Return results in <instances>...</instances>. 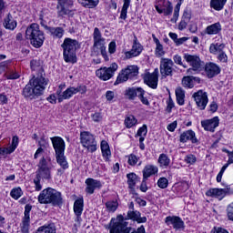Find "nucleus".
<instances>
[{
    "label": "nucleus",
    "mask_w": 233,
    "mask_h": 233,
    "mask_svg": "<svg viewBox=\"0 0 233 233\" xmlns=\"http://www.w3.org/2000/svg\"><path fill=\"white\" fill-rule=\"evenodd\" d=\"M157 167L154 165H147L144 167L143 170V177L144 179H147V177H150V176H154L157 174Z\"/></svg>",
    "instance_id": "34"
},
{
    "label": "nucleus",
    "mask_w": 233,
    "mask_h": 233,
    "mask_svg": "<svg viewBox=\"0 0 233 233\" xmlns=\"http://www.w3.org/2000/svg\"><path fill=\"white\" fill-rule=\"evenodd\" d=\"M201 127L208 132H216V128L219 127V117L214 116L211 119H206L201 121Z\"/></svg>",
    "instance_id": "20"
},
{
    "label": "nucleus",
    "mask_w": 233,
    "mask_h": 233,
    "mask_svg": "<svg viewBox=\"0 0 233 233\" xmlns=\"http://www.w3.org/2000/svg\"><path fill=\"white\" fill-rule=\"evenodd\" d=\"M193 97L199 110H205V108H207V105L208 104V96L207 95V92L198 90L193 94Z\"/></svg>",
    "instance_id": "14"
},
{
    "label": "nucleus",
    "mask_w": 233,
    "mask_h": 233,
    "mask_svg": "<svg viewBox=\"0 0 233 233\" xmlns=\"http://www.w3.org/2000/svg\"><path fill=\"white\" fill-rule=\"evenodd\" d=\"M143 52V46L137 41V36L134 37V44L132 49L126 53V57L130 59L132 57H137Z\"/></svg>",
    "instance_id": "22"
},
{
    "label": "nucleus",
    "mask_w": 233,
    "mask_h": 233,
    "mask_svg": "<svg viewBox=\"0 0 233 233\" xmlns=\"http://www.w3.org/2000/svg\"><path fill=\"white\" fill-rule=\"evenodd\" d=\"M194 80L198 81L199 78L194 76H184L182 78V85L185 88H194Z\"/></svg>",
    "instance_id": "38"
},
{
    "label": "nucleus",
    "mask_w": 233,
    "mask_h": 233,
    "mask_svg": "<svg viewBox=\"0 0 233 233\" xmlns=\"http://www.w3.org/2000/svg\"><path fill=\"white\" fill-rule=\"evenodd\" d=\"M173 61L176 65H179V66H183V58L179 55H175L173 56Z\"/></svg>",
    "instance_id": "62"
},
{
    "label": "nucleus",
    "mask_w": 233,
    "mask_h": 233,
    "mask_svg": "<svg viewBox=\"0 0 233 233\" xmlns=\"http://www.w3.org/2000/svg\"><path fill=\"white\" fill-rule=\"evenodd\" d=\"M125 125L127 128H132V127H135V125H137V119L136 116L130 115L125 119Z\"/></svg>",
    "instance_id": "49"
},
{
    "label": "nucleus",
    "mask_w": 233,
    "mask_h": 233,
    "mask_svg": "<svg viewBox=\"0 0 233 233\" xmlns=\"http://www.w3.org/2000/svg\"><path fill=\"white\" fill-rule=\"evenodd\" d=\"M80 143L82 147L87 148L89 152H96V150H97L96 137L88 131H83L80 133Z\"/></svg>",
    "instance_id": "9"
},
{
    "label": "nucleus",
    "mask_w": 233,
    "mask_h": 233,
    "mask_svg": "<svg viewBox=\"0 0 233 233\" xmlns=\"http://www.w3.org/2000/svg\"><path fill=\"white\" fill-rule=\"evenodd\" d=\"M139 158H137V157L134 154L129 155L128 157V160L127 163L128 165H130L131 167H135V165H137V161Z\"/></svg>",
    "instance_id": "56"
},
{
    "label": "nucleus",
    "mask_w": 233,
    "mask_h": 233,
    "mask_svg": "<svg viewBox=\"0 0 233 233\" xmlns=\"http://www.w3.org/2000/svg\"><path fill=\"white\" fill-rule=\"evenodd\" d=\"M225 5H227V0H211L210 1V7L214 8V10H217L219 12L220 10H223Z\"/></svg>",
    "instance_id": "39"
},
{
    "label": "nucleus",
    "mask_w": 233,
    "mask_h": 233,
    "mask_svg": "<svg viewBox=\"0 0 233 233\" xmlns=\"http://www.w3.org/2000/svg\"><path fill=\"white\" fill-rule=\"evenodd\" d=\"M157 161L161 168H167L170 166V158L165 153L159 155Z\"/></svg>",
    "instance_id": "36"
},
{
    "label": "nucleus",
    "mask_w": 233,
    "mask_h": 233,
    "mask_svg": "<svg viewBox=\"0 0 233 233\" xmlns=\"http://www.w3.org/2000/svg\"><path fill=\"white\" fill-rule=\"evenodd\" d=\"M86 192L87 194H94V191L96 190V188H101L102 185H101V181L99 180H96L94 178H87L86 180Z\"/></svg>",
    "instance_id": "24"
},
{
    "label": "nucleus",
    "mask_w": 233,
    "mask_h": 233,
    "mask_svg": "<svg viewBox=\"0 0 233 233\" xmlns=\"http://www.w3.org/2000/svg\"><path fill=\"white\" fill-rule=\"evenodd\" d=\"M137 92H138V98L140 99L141 103L148 106L150 105V102L148 101L147 97H145V89L141 87H137Z\"/></svg>",
    "instance_id": "47"
},
{
    "label": "nucleus",
    "mask_w": 233,
    "mask_h": 233,
    "mask_svg": "<svg viewBox=\"0 0 233 233\" xmlns=\"http://www.w3.org/2000/svg\"><path fill=\"white\" fill-rule=\"evenodd\" d=\"M180 143H187V141H191V143H198V137H196V133L192 129L187 130L180 135Z\"/></svg>",
    "instance_id": "26"
},
{
    "label": "nucleus",
    "mask_w": 233,
    "mask_h": 233,
    "mask_svg": "<svg viewBox=\"0 0 233 233\" xmlns=\"http://www.w3.org/2000/svg\"><path fill=\"white\" fill-rule=\"evenodd\" d=\"M50 139L55 150V156L65 154V150L66 148L65 140L61 137H53Z\"/></svg>",
    "instance_id": "17"
},
{
    "label": "nucleus",
    "mask_w": 233,
    "mask_h": 233,
    "mask_svg": "<svg viewBox=\"0 0 233 233\" xmlns=\"http://www.w3.org/2000/svg\"><path fill=\"white\" fill-rule=\"evenodd\" d=\"M100 148L102 150V156L105 158V161H110L112 152L110 151V146L106 140H102L100 144Z\"/></svg>",
    "instance_id": "32"
},
{
    "label": "nucleus",
    "mask_w": 233,
    "mask_h": 233,
    "mask_svg": "<svg viewBox=\"0 0 233 233\" xmlns=\"http://www.w3.org/2000/svg\"><path fill=\"white\" fill-rule=\"evenodd\" d=\"M32 211V206L30 204L25 205L24 218L21 224L22 233H30V212Z\"/></svg>",
    "instance_id": "16"
},
{
    "label": "nucleus",
    "mask_w": 233,
    "mask_h": 233,
    "mask_svg": "<svg viewBox=\"0 0 233 233\" xmlns=\"http://www.w3.org/2000/svg\"><path fill=\"white\" fill-rule=\"evenodd\" d=\"M78 3L85 8H96L99 5V0H78Z\"/></svg>",
    "instance_id": "40"
},
{
    "label": "nucleus",
    "mask_w": 233,
    "mask_h": 233,
    "mask_svg": "<svg viewBox=\"0 0 233 233\" xmlns=\"http://www.w3.org/2000/svg\"><path fill=\"white\" fill-rule=\"evenodd\" d=\"M217 59L218 63H224L227 65L228 63V56H227V53L224 51H221L217 55Z\"/></svg>",
    "instance_id": "51"
},
{
    "label": "nucleus",
    "mask_w": 233,
    "mask_h": 233,
    "mask_svg": "<svg viewBox=\"0 0 233 233\" xmlns=\"http://www.w3.org/2000/svg\"><path fill=\"white\" fill-rule=\"evenodd\" d=\"M177 103L181 106L185 105V90L181 87L176 89Z\"/></svg>",
    "instance_id": "42"
},
{
    "label": "nucleus",
    "mask_w": 233,
    "mask_h": 233,
    "mask_svg": "<svg viewBox=\"0 0 233 233\" xmlns=\"http://www.w3.org/2000/svg\"><path fill=\"white\" fill-rule=\"evenodd\" d=\"M220 32H221V24L219 22L210 25L205 29V34H208V35H216Z\"/></svg>",
    "instance_id": "33"
},
{
    "label": "nucleus",
    "mask_w": 233,
    "mask_h": 233,
    "mask_svg": "<svg viewBox=\"0 0 233 233\" xmlns=\"http://www.w3.org/2000/svg\"><path fill=\"white\" fill-rule=\"evenodd\" d=\"M206 196L223 199V198L227 196V190H225V188H210L206 192Z\"/></svg>",
    "instance_id": "28"
},
{
    "label": "nucleus",
    "mask_w": 233,
    "mask_h": 233,
    "mask_svg": "<svg viewBox=\"0 0 233 233\" xmlns=\"http://www.w3.org/2000/svg\"><path fill=\"white\" fill-rule=\"evenodd\" d=\"M34 183H35V189L39 192V190H42L43 186L41 185V178L39 177H35L34 178Z\"/></svg>",
    "instance_id": "57"
},
{
    "label": "nucleus",
    "mask_w": 233,
    "mask_h": 233,
    "mask_svg": "<svg viewBox=\"0 0 233 233\" xmlns=\"http://www.w3.org/2000/svg\"><path fill=\"white\" fill-rule=\"evenodd\" d=\"M152 38H153V41L156 45L155 56L157 57H163V56H165V54H167L165 52V48L163 47V45L161 44L159 39L157 37H156V35H152Z\"/></svg>",
    "instance_id": "31"
},
{
    "label": "nucleus",
    "mask_w": 233,
    "mask_h": 233,
    "mask_svg": "<svg viewBox=\"0 0 233 233\" xmlns=\"http://www.w3.org/2000/svg\"><path fill=\"white\" fill-rule=\"evenodd\" d=\"M128 79H130V76L127 75L125 69H122L116 77L115 85H121V83H126V81H128Z\"/></svg>",
    "instance_id": "41"
},
{
    "label": "nucleus",
    "mask_w": 233,
    "mask_h": 233,
    "mask_svg": "<svg viewBox=\"0 0 233 233\" xmlns=\"http://www.w3.org/2000/svg\"><path fill=\"white\" fill-rule=\"evenodd\" d=\"M18 145H19V137L14 136L12 138V143L8 147L0 148V156H8V154H12L15 152V148H17Z\"/></svg>",
    "instance_id": "23"
},
{
    "label": "nucleus",
    "mask_w": 233,
    "mask_h": 233,
    "mask_svg": "<svg viewBox=\"0 0 233 233\" xmlns=\"http://www.w3.org/2000/svg\"><path fill=\"white\" fill-rule=\"evenodd\" d=\"M224 50H225V44L223 43H215L209 46V52L213 54V56H218Z\"/></svg>",
    "instance_id": "35"
},
{
    "label": "nucleus",
    "mask_w": 233,
    "mask_h": 233,
    "mask_svg": "<svg viewBox=\"0 0 233 233\" xmlns=\"http://www.w3.org/2000/svg\"><path fill=\"white\" fill-rule=\"evenodd\" d=\"M38 203L41 205L51 204L54 207H59V205H63V197H61V192L52 187H47L39 194Z\"/></svg>",
    "instance_id": "2"
},
{
    "label": "nucleus",
    "mask_w": 233,
    "mask_h": 233,
    "mask_svg": "<svg viewBox=\"0 0 233 233\" xmlns=\"http://www.w3.org/2000/svg\"><path fill=\"white\" fill-rule=\"evenodd\" d=\"M126 219H131L132 221H137V223H147V217H141V212L137 210H129Z\"/></svg>",
    "instance_id": "27"
},
{
    "label": "nucleus",
    "mask_w": 233,
    "mask_h": 233,
    "mask_svg": "<svg viewBox=\"0 0 233 233\" xmlns=\"http://www.w3.org/2000/svg\"><path fill=\"white\" fill-rule=\"evenodd\" d=\"M116 42L114 41L110 42L108 45V52L110 54H116Z\"/></svg>",
    "instance_id": "63"
},
{
    "label": "nucleus",
    "mask_w": 233,
    "mask_h": 233,
    "mask_svg": "<svg viewBox=\"0 0 233 233\" xmlns=\"http://www.w3.org/2000/svg\"><path fill=\"white\" fill-rule=\"evenodd\" d=\"M4 76L7 79H19V77H20L19 73H17L15 70H14V68L10 67V66H7V69Z\"/></svg>",
    "instance_id": "43"
},
{
    "label": "nucleus",
    "mask_w": 233,
    "mask_h": 233,
    "mask_svg": "<svg viewBox=\"0 0 233 233\" xmlns=\"http://www.w3.org/2000/svg\"><path fill=\"white\" fill-rule=\"evenodd\" d=\"M174 61L170 58L162 57L160 59V74L162 77H168V76H172V72H174Z\"/></svg>",
    "instance_id": "13"
},
{
    "label": "nucleus",
    "mask_w": 233,
    "mask_h": 233,
    "mask_svg": "<svg viewBox=\"0 0 233 233\" xmlns=\"http://www.w3.org/2000/svg\"><path fill=\"white\" fill-rule=\"evenodd\" d=\"M165 223L167 225V227H170V225L175 228V230H184L185 229V222L181 218L177 216H169L167 217L165 219Z\"/></svg>",
    "instance_id": "18"
},
{
    "label": "nucleus",
    "mask_w": 233,
    "mask_h": 233,
    "mask_svg": "<svg viewBox=\"0 0 233 233\" xmlns=\"http://www.w3.org/2000/svg\"><path fill=\"white\" fill-rule=\"evenodd\" d=\"M126 96L129 99H136L139 96V91H137V88L131 87L126 90Z\"/></svg>",
    "instance_id": "48"
},
{
    "label": "nucleus",
    "mask_w": 233,
    "mask_h": 233,
    "mask_svg": "<svg viewBox=\"0 0 233 233\" xmlns=\"http://www.w3.org/2000/svg\"><path fill=\"white\" fill-rule=\"evenodd\" d=\"M63 56L66 63H77V55L76 51L79 48V42L76 39L66 38L62 44Z\"/></svg>",
    "instance_id": "4"
},
{
    "label": "nucleus",
    "mask_w": 233,
    "mask_h": 233,
    "mask_svg": "<svg viewBox=\"0 0 233 233\" xmlns=\"http://www.w3.org/2000/svg\"><path fill=\"white\" fill-rule=\"evenodd\" d=\"M7 68H8V62L0 63V74H3V72H6Z\"/></svg>",
    "instance_id": "64"
},
{
    "label": "nucleus",
    "mask_w": 233,
    "mask_h": 233,
    "mask_svg": "<svg viewBox=\"0 0 233 233\" xmlns=\"http://www.w3.org/2000/svg\"><path fill=\"white\" fill-rule=\"evenodd\" d=\"M118 66L116 63L111 64L109 67H101L96 71V77L102 79V81H108L111 77H114V74L117 70Z\"/></svg>",
    "instance_id": "11"
},
{
    "label": "nucleus",
    "mask_w": 233,
    "mask_h": 233,
    "mask_svg": "<svg viewBox=\"0 0 233 233\" xmlns=\"http://www.w3.org/2000/svg\"><path fill=\"white\" fill-rule=\"evenodd\" d=\"M56 163H58L63 170H66L68 168V162L66 161V157L65 154L56 155Z\"/></svg>",
    "instance_id": "44"
},
{
    "label": "nucleus",
    "mask_w": 233,
    "mask_h": 233,
    "mask_svg": "<svg viewBox=\"0 0 233 233\" xmlns=\"http://www.w3.org/2000/svg\"><path fill=\"white\" fill-rule=\"evenodd\" d=\"M48 85V80L45 76H40L29 80V83L24 87L22 96L25 99H34L35 96H43L45 88Z\"/></svg>",
    "instance_id": "1"
},
{
    "label": "nucleus",
    "mask_w": 233,
    "mask_h": 233,
    "mask_svg": "<svg viewBox=\"0 0 233 233\" xmlns=\"http://www.w3.org/2000/svg\"><path fill=\"white\" fill-rule=\"evenodd\" d=\"M106 207L109 212H116L117 210V201H108L106 203Z\"/></svg>",
    "instance_id": "53"
},
{
    "label": "nucleus",
    "mask_w": 233,
    "mask_h": 233,
    "mask_svg": "<svg viewBox=\"0 0 233 233\" xmlns=\"http://www.w3.org/2000/svg\"><path fill=\"white\" fill-rule=\"evenodd\" d=\"M65 88H66V85L61 84L56 90L58 103H62L65 99H70L76 94H86V86H70L63 91Z\"/></svg>",
    "instance_id": "6"
},
{
    "label": "nucleus",
    "mask_w": 233,
    "mask_h": 233,
    "mask_svg": "<svg viewBox=\"0 0 233 233\" xmlns=\"http://www.w3.org/2000/svg\"><path fill=\"white\" fill-rule=\"evenodd\" d=\"M92 54L95 56L101 54L105 61H109L108 54L106 53V38L103 37L101 30L97 27H95L93 32Z\"/></svg>",
    "instance_id": "3"
},
{
    "label": "nucleus",
    "mask_w": 233,
    "mask_h": 233,
    "mask_svg": "<svg viewBox=\"0 0 233 233\" xmlns=\"http://www.w3.org/2000/svg\"><path fill=\"white\" fill-rule=\"evenodd\" d=\"M3 25L6 30H15V28H17V21L14 19V16H12L11 14L6 15V17L4 19Z\"/></svg>",
    "instance_id": "30"
},
{
    "label": "nucleus",
    "mask_w": 233,
    "mask_h": 233,
    "mask_svg": "<svg viewBox=\"0 0 233 233\" xmlns=\"http://www.w3.org/2000/svg\"><path fill=\"white\" fill-rule=\"evenodd\" d=\"M25 38L29 39L35 48H41L45 43V33L39 30V25L31 24L25 30Z\"/></svg>",
    "instance_id": "5"
},
{
    "label": "nucleus",
    "mask_w": 233,
    "mask_h": 233,
    "mask_svg": "<svg viewBox=\"0 0 233 233\" xmlns=\"http://www.w3.org/2000/svg\"><path fill=\"white\" fill-rule=\"evenodd\" d=\"M117 221L113 223L110 228V233H145V227L141 226L137 230L132 231V228L128 227V222L125 220L123 215H119L116 218Z\"/></svg>",
    "instance_id": "7"
},
{
    "label": "nucleus",
    "mask_w": 233,
    "mask_h": 233,
    "mask_svg": "<svg viewBox=\"0 0 233 233\" xmlns=\"http://www.w3.org/2000/svg\"><path fill=\"white\" fill-rule=\"evenodd\" d=\"M205 71L208 77L212 78L221 73V68L214 63H209L206 65Z\"/></svg>",
    "instance_id": "25"
},
{
    "label": "nucleus",
    "mask_w": 233,
    "mask_h": 233,
    "mask_svg": "<svg viewBox=\"0 0 233 233\" xmlns=\"http://www.w3.org/2000/svg\"><path fill=\"white\" fill-rule=\"evenodd\" d=\"M177 4L175 6L174 9V15L173 17L171 18V23H176L177 19L179 18V10H181V5H183V2L185 0H177Z\"/></svg>",
    "instance_id": "45"
},
{
    "label": "nucleus",
    "mask_w": 233,
    "mask_h": 233,
    "mask_svg": "<svg viewBox=\"0 0 233 233\" xmlns=\"http://www.w3.org/2000/svg\"><path fill=\"white\" fill-rule=\"evenodd\" d=\"M125 70L129 79H134L139 74V67L137 66H128Z\"/></svg>",
    "instance_id": "37"
},
{
    "label": "nucleus",
    "mask_w": 233,
    "mask_h": 233,
    "mask_svg": "<svg viewBox=\"0 0 233 233\" xmlns=\"http://www.w3.org/2000/svg\"><path fill=\"white\" fill-rule=\"evenodd\" d=\"M128 6H130V0H124V5L122 6L120 19H127V14L128 12Z\"/></svg>",
    "instance_id": "50"
},
{
    "label": "nucleus",
    "mask_w": 233,
    "mask_h": 233,
    "mask_svg": "<svg viewBox=\"0 0 233 233\" xmlns=\"http://www.w3.org/2000/svg\"><path fill=\"white\" fill-rule=\"evenodd\" d=\"M85 207L83 198H78L74 203V213L76 215L75 221L76 223L81 224V221H83V218H81V216L83 215V208Z\"/></svg>",
    "instance_id": "21"
},
{
    "label": "nucleus",
    "mask_w": 233,
    "mask_h": 233,
    "mask_svg": "<svg viewBox=\"0 0 233 233\" xmlns=\"http://www.w3.org/2000/svg\"><path fill=\"white\" fill-rule=\"evenodd\" d=\"M45 29L47 30L48 34L54 37V39H61L65 35V29L63 27H50L45 25Z\"/></svg>",
    "instance_id": "29"
},
{
    "label": "nucleus",
    "mask_w": 233,
    "mask_h": 233,
    "mask_svg": "<svg viewBox=\"0 0 233 233\" xmlns=\"http://www.w3.org/2000/svg\"><path fill=\"white\" fill-rule=\"evenodd\" d=\"M167 112L170 114L172 112V108L174 107V100H172V97L169 96L168 100L167 101Z\"/></svg>",
    "instance_id": "60"
},
{
    "label": "nucleus",
    "mask_w": 233,
    "mask_h": 233,
    "mask_svg": "<svg viewBox=\"0 0 233 233\" xmlns=\"http://www.w3.org/2000/svg\"><path fill=\"white\" fill-rule=\"evenodd\" d=\"M227 218L229 221H233V202L228 205L226 208Z\"/></svg>",
    "instance_id": "54"
},
{
    "label": "nucleus",
    "mask_w": 233,
    "mask_h": 233,
    "mask_svg": "<svg viewBox=\"0 0 233 233\" xmlns=\"http://www.w3.org/2000/svg\"><path fill=\"white\" fill-rule=\"evenodd\" d=\"M74 5V0H57V15L60 17H63V15H67L68 14V8L70 6Z\"/></svg>",
    "instance_id": "19"
},
{
    "label": "nucleus",
    "mask_w": 233,
    "mask_h": 233,
    "mask_svg": "<svg viewBox=\"0 0 233 233\" xmlns=\"http://www.w3.org/2000/svg\"><path fill=\"white\" fill-rule=\"evenodd\" d=\"M145 85L156 90L159 81V69L156 68L153 73H145L142 75Z\"/></svg>",
    "instance_id": "12"
},
{
    "label": "nucleus",
    "mask_w": 233,
    "mask_h": 233,
    "mask_svg": "<svg viewBox=\"0 0 233 233\" xmlns=\"http://www.w3.org/2000/svg\"><path fill=\"white\" fill-rule=\"evenodd\" d=\"M147 132H148V130L147 128V125H144L142 127H139V129L137 130V136L145 137V136H147Z\"/></svg>",
    "instance_id": "59"
},
{
    "label": "nucleus",
    "mask_w": 233,
    "mask_h": 233,
    "mask_svg": "<svg viewBox=\"0 0 233 233\" xmlns=\"http://www.w3.org/2000/svg\"><path fill=\"white\" fill-rule=\"evenodd\" d=\"M38 169L36 170V177L40 179H50L51 177V167H50V158L42 157L37 165Z\"/></svg>",
    "instance_id": "10"
},
{
    "label": "nucleus",
    "mask_w": 233,
    "mask_h": 233,
    "mask_svg": "<svg viewBox=\"0 0 233 233\" xmlns=\"http://www.w3.org/2000/svg\"><path fill=\"white\" fill-rule=\"evenodd\" d=\"M94 123H100V121H103V115L101 113L96 112L91 116Z\"/></svg>",
    "instance_id": "58"
},
{
    "label": "nucleus",
    "mask_w": 233,
    "mask_h": 233,
    "mask_svg": "<svg viewBox=\"0 0 233 233\" xmlns=\"http://www.w3.org/2000/svg\"><path fill=\"white\" fill-rule=\"evenodd\" d=\"M184 59L187 61L189 66H191L187 70V76H193L198 74V72H201V66H203V65L201 64V58H199L198 55L185 54Z\"/></svg>",
    "instance_id": "8"
},
{
    "label": "nucleus",
    "mask_w": 233,
    "mask_h": 233,
    "mask_svg": "<svg viewBox=\"0 0 233 233\" xmlns=\"http://www.w3.org/2000/svg\"><path fill=\"white\" fill-rule=\"evenodd\" d=\"M157 187L159 188H167L168 187V179L167 177H160L157 181Z\"/></svg>",
    "instance_id": "55"
},
{
    "label": "nucleus",
    "mask_w": 233,
    "mask_h": 233,
    "mask_svg": "<svg viewBox=\"0 0 233 233\" xmlns=\"http://www.w3.org/2000/svg\"><path fill=\"white\" fill-rule=\"evenodd\" d=\"M10 196L13 198V199H19V198L23 196V190L21 187L13 188L10 192Z\"/></svg>",
    "instance_id": "52"
},
{
    "label": "nucleus",
    "mask_w": 233,
    "mask_h": 233,
    "mask_svg": "<svg viewBox=\"0 0 233 233\" xmlns=\"http://www.w3.org/2000/svg\"><path fill=\"white\" fill-rule=\"evenodd\" d=\"M158 14H164V15H171L174 12L172 3L168 0H157V5L155 6Z\"/></svg>",
    "instance_id": "15"
},
{
    "label": "nucleus",
    "mask_w": 233,
    "mask_h": 233,
    "mask_svg": "<svg viewBox=\"0 0 233 233\" xmlns=\"http://www.w3.org/2000/svg\"><path fill=\"white\" fill-rule=\"evenodd\" d=\"M127 177L129 188H134L137 183V175H136V173H129L127 175Z\"/></svg>",
    "instance_id": "46"
},
{
    "label": "nucleus",
    "mask_w": 233,
    "mask_h": 233,
    "mask_svg": "<svg viewBox=\"0 0 233 233\" xmlns=\"http://www.w3.org/2000/svg\"><path fill=\"white\" fill-rule=\"evenodd\" d=\"M196 156L194 155H187L185 158V161L188 164V165H194V163H196Z\"/></svg>",
    "instance_id": "61"
}]
</instances>
